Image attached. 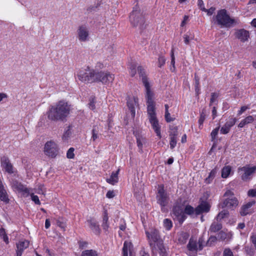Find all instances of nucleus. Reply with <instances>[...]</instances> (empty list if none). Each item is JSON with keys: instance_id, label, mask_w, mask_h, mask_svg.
I'll list each match as a JSON object with an SVG mask.
<instances>
[{"instance_id": "1", "label": "nucleus", "mask_w": 256, "mask_h": 256, "mask_svg": "<svg viewBox=\"0 0 256 256\" xmlns=\"http://www.w3.org/2000/svg\"><path fill=\"white\" fill-rule=\"evenodd\" d=\"M146 90V98L147 102V111L150 123L157 136H160V127L156 117L155 104L152 100L153 93L150 90V86L148 81H144Z\"/></svg>"}, {"instance_id": "2", "label": "nucleus", "mask_w": 256, "mask_h": 256, "mask_svg": "<svg viewBox=\"0 0 256 256\" xmlns=\"http://www.w3.org/2000/svg\"><path fill=\"white\" fill-rule=\"evenodd\" d=\"M70 110V106L64 100H60L50 108L47 112L48 118L52 121H64Z\"/></svg>"}, {"instance_id": "3", "label": "nucleus", "mask_w": 256, "mask_h": 256, "mask_svg": "<svg viewBox=\"0 0 256 256\" xmlns=\"http://www.w3.org/2000/svg\"><path fill=\"white\" fill-rule=\"evenodd\" d=\"M79 80H114V75L108 72H96L88 66L82 68L77 72Z\"/></svg>"}, {"instance_id": "4", "label": "nucleus", "mask_w": 256, "mask_h": 256, "mask_svg": "<svg viewBox=\"0 0 256 256\" xmlns=\"http://www.w3.org/2000/svg\"><path fill=\"white\" fill-rule=\"evenodd\" d=\"M213 19L214 23L220 26L221 28H231L238 23L235 19L230 17L224 9L219 10L216 15L213 17Z\"/></svg>"}, {"instance_id": "5", "label": "nucleus", "mask_w": 256, "mask_h": 256, "mask_svg": "<svg viewBox=\"0 0 256 256\" xmlns=\"http://www.w3.org/2000/svg\"><path fill=\"white\" fill-rule=\"evenodd\" d=\"M224 198L223 201L219 204L221 208L233 210L238 206V200L232 190H228L224 194Z\"/></svg>"}, {"instance_id": "6", "label": "nucleus", "mask_w": 256, "mask_h": 256, "mask_svg": "<svg viewBox=\"0 0 256 256\" xmlns=\"http://www.w3.org/2000/svg\"><path fill=\"white\" fill-rule=\"evenodd\" d=\"M130 20L134 27L138 26L140 30H142L145 28L144 18L137 4L134 7L133 10L130 14Z\"/></svg>"}, {"instance_id": "7", "label": "nucleus", "mask_w": 256, "mask_h": 256, "mask_svg": "<svg viewBox=\"0 0 256 256\" xmlns=\"http://www.w3.org/2000/svg\"><path fill=\"white\" fill-rule=\"evenodd\" d=\"M256 172V166H250V164H246L238 168V172L240 176L241 180L245 182L250 181Z\"/></svg>"}, {"instance_id": "8", "label": "nucleus", "mask_w": 256, "mask_h": 256, "mask_svg": "<svg viewBox=\"0 0 256 256\" xmlns=\"http://www.w3.org/2000/svg\"><path fill=\"white\" fill-rule=\"evenodd\" d=\"M156 198L158 204L162 207V210L164 212V206L168 205L169 202V196L164 189L163 184L158 186Z\"/></svg>"}, {"instance_id": "9", "label": "nucleus", "mask_w": 256, "mask_h": 256, "mask_svg": "<svg viewBox=\"0 0 256 256\" xmlns=\"http://www.w3.org/2000/svg\"><path fill=\"white\" fill-rule=\"evenodd\" d=\"M147 237L149 240L150 245L152 248L153 254L154 252V250H156V245L159 242H162V241L160 239V236L158 231L157 230H152L150 232H146Z\"/></svg>"}, {"instance_id": "10", "label": "nucleus", "mask_w": 256, "mask_h": 256, "mask_svg": "<svg viewBox=\"0 0 256 256\" xmlns=\"http://www.w3.org/2000/svg\"><path fill=\"white\" fill-rule=\"evenodd\" d=\"M44 152L48 157L56 158L58 153L57 144L52 140L47 142L44 145Z\"/></svg>"}, {"instance_id": "11", "label": "nucleus", "mask_w": 256, "mask_h": 256, "mask_svg": "<svg viewBox=\"0 0 256 256\" xmlns=\"http://www.w3.org/2000/svg\"><path fill=\"white\" fill-rule=\"evenodd\" d=\"M78 40L80 42H85L88 40L89 31L88 28L84 26H79L78 30Z\"/></svg>"}, {"instance_id": "12", "label": "nucleus", "mask_w": 256, "mask_h": 256, "mask_svg": "<svg viewBox=\"0 0 256 256\" xmlns=\"http://www.w3.org/2000/svg\"><path fill=\"white\" fill-rule=\"evenodd\" d=\"M138 105V98L134 96H128L127 98V106L130 111L132 118L135 116V107Z\"/></svg>"}, {"instance_id": "13", "label": "nucleus", "mask_w": 256, "mask_h": 256, "mask_svg": "<svg viewBox=\"0 0 256 256\" xmlns=\"http://www.w3.org/2000/svg\"><path fill=\"white\" fill-rule=\"evenodd\" d=\"M210 206L208 202L202 201L195 208V214L197 216L204 212H208L210 210Z\"/></svg>"}, {"instance_id": "14", "label": "nucleus", "mask_w": 256, "mask_h": 256, "mask_svg": "<svg viewBox=\"0 0 256 256\" xmlns=\"http://www.w3.org/2000/svg\"><path fill=\"white\" fill-rule=\"evenodd\" d=\"M236 118H230L224 126L220 129V132L226 134L229 132L230 128L235 124L236 122Z\"/></svg>"}, {"instance_id": "15", "label": "nucleus", "mask_w": 256, "mask_h": 256, "mask_svg": "<svg viewBox=\"0 0 256 256\" xmlns=\"http://www.w3.org/2000/svg\"><path fill=\"white\" fill-rule=\"evenodd\" d=\"M29 246V242L26 240L20 241L16 244V256H22L24 250Z\"/></svg>"}, {"instance_id": "16", "label": "nucleus", "mask_w": 256, "mask_h": 256, "mask_svg": "<svg viewBox=\"0 0 256 256\" xmlns=\"http://www.w3.org/2000/svg\"><path fill=\"white\" fill-rule=\"evenodd\" d=\"M255 204V201L249 202L245 204H244L240 210V213L242 216H245L247 214H251L252 212L250 208Z\"/></svg>"}, {"instance_id": "17", "label": "nucleus", "mask_w": 256, "mask_h": 256, "mask_svg": "<svg viewBox=\"0 0 256 256\" xmlns=\"http://www.w3.org/2000/svg\"><path fill=\"white\" fill-rule=\"evenodd\" d=\"M2 166L4 168L5 170L8 174H12L13 166L10 162L8 158L6 156H3L1 158Z\"/></svg>"}, {"instance_id": "18", "label": "nucleus", "mask_w": 256, "mask_h": 256, "mask_svg": "<svg viewBox=\"0 0 256 256\" xmlns=\"http://www.w3.org/2000/svg\"><path fill=\"white\" fill-rule=\"evenodd\" d=\"M187 248L189 250L188 255H194L197 254L198 247H197V243L196 240L190 238V240L189 242L187 245Z\"/></svg>"}, {"instance_id": "19", "label": "nucleus", "mask_w": 256, "mask_h": 256, "mask_svg": "<svg viewBox=\"0 0 256 256\" xmlns=\"http://www.w3.org/2000/svg\"><path fill=\"white\" fill-rule=\"evenodd\" d=\"M89 227L96 234H100V228L98 222L94 218H90L87 220Z\"/></svg>"}, {"instance_id": "20", "label": "nucleus", "mask_w": 256, "mask_h": 256, "mask_svg": "<svg viewBox=\"0 0 256 256\" xmlns=\"http://www.w3.org/2000/svg\"><path fill=\"white\" fill-rule=\"evenodd\" d=\"M236 38L242 42H244L248 40L249 38V32L244 29H240L236 32Z\"/></svg>"}, {"instance_id": "21", "label": "nucleus", "mask_w": 256, "mask_h": 256, "mask_svg": "<svg viewBox=\"0 0 256 256\" xmlns=\"http://www.w3.org/2000/svg\"><path fill=\"white\" fill-rule=\"evenodd\" d=\"M16 190L22 194L24 196L27 197L30 194V189L27 188L25 186L21 183L16 182L15 184Z\"/></svg>"}, {"instance_id": "22", "label": "nucleus", "mask_w": 256, "mask_h": 256, "mask_svg": "<svg viewBox=\"0 0 256 256\" xmlns=\"http://www.w3.org/2000/svg\"><path fill=\"white\" fill-rule=\"evenodd\" d=\"M222 228V224L220 222V221L218 220L215 219V220L212 222V224L210 226L209 231L210 232L214 233L218 232Z\"/></svg>"}, {"instance_id": "23", "label": "nucleus", "mask_w": 256, "mask_h": 256, "mask_svg": "<svg viewBox=\"0 0 256 256\" xmlns=\"http://www.w3.org/2000/svg\"><path fill=\"white\" fill-rule=\"evenodd\" d=\"M136 138L137 146L138 148L139 152H142L143 145L146 143V140L145 138L139 135L136 136Z\"/></svg>"}, {"instance_id": "24", "label": "nucleus", "mask_w": 256, "mask_h": 256, "mask_svg": "<svg viewBox=\"0 0 256 256\" xmlns=\"http://www.w3.org/2000/svg\"><path fill=\"white\" fill-rule=\"evenodd\" d=\"M120 170H118L116 172H112L109 178L106 179V182L112 184H114L118 182V174Z\"/></svg>"}, {"instance_id": "25", "label": "nucleus", "mask_w": 256, "mask_h": 256, "mask_svg": "<svg viewBox=\"0 0 256 256\" xmlns=\"http://www.w3.org/2000/svg\"><path fill=\"white\" fill-rule=\"evenodd\" d=\"M138 71L140 78H142V80H147V72L144 68L142 66H138Z\"/></svg>"}, {"instance_id": "26", "label": "nucleus", "mask_w": 256, "mask_h": 256, "mask_svg": "<svg viewBox=\"0 0 256 256\" xmlns=\"http://www.w3.org/2000/svg\"><path fill=\"white\" fill-rule=\"evenodd\" d=\"M158 248V250L160 256H168V253L166 248L163 245L162 242H159L156 245V247Z\"/></svg>"}, {"instance_id": "27", "label": "nucleus", "mask_w": 256, "mask_h": 256, "mask_svg": "<svg viewBox=\"0 0 256 256\" xmlns=\"http://www.w3.org/2000/svg\"><path fill=\"white\" fill-rule=\"evenodd\" d=\"M108 214L106 210H105L104 212V215L103 216L102 223V228L105 231H108L109 228V224L108 223Z\"/></svg>"}, {"instance_id": "28", "label": "nucleus", "mask_w": 256, "mask_h": 256, "mask_svg": "<svg viewBox=\"0 0 256 256\" xmlns=\"http://www.w3.org/2000/svg\"><path fill=\"white\" fill-rule=\"evenodd\" d=\"M132 247V244L130 242H125L122 248L123 256H128V250L131 254L130 248Z\"/></svg>"}, {"instance_id": "29", "label": "nucleus", "mask_w": 256, "mask_h": 256, "mask_svg": "<svg viewBox=\"0 0 256 256\" xmlns=\"http://www.w3.org/2000/svg\"><path fill=\"white\" fill-rule=\"evenodd\" d=\"M82 256H98V254L95 250H88L82 252Z\"/></svg>"}, {"instance_id": "30", "label": "nucleus", "mask_w": 256, "mask_h": 256, "mask_svg": "<svg viewBox=\"0 0 256 256\" xmlns=\"http://www.w3.org/2000/svg\"><path fill=\"white\" fill-rule=\"evenodd\" d=\"M231 167L229 166H224L222 170V176L223 178H227L230 172H231Z\"/></svg>"}, {"instance_id": "31", "label": "nucleus", "mask_w": 256, "mask_h": 256, "mask_svg": "<svg viewBox=\"0 0 256 256\" xmlns=\"http://www.w3.org/2000/svg\"><path fill=\"white\" fill-rule=\"evenodd\" d=\"M194 35L190 32H188L183 36L184 42L186 44H189L190 40H194Z\"/></svg>"}, {"instance_id": "32", "label": "nucleus", "mask_w": 256, "mask_h": 256, "mask_svg": "<svg viewBox=\"0 0 256 256\" xmlns=\"http://www.w3.org/2000/svg\"><path fill=\"white\" fill-rule=\"evenodd\" d=\"M229 215V212L227 210H223L220 212L218 213V216H216V219L220 221L222 219L228 218Z\"/></svg>"}, {"instance_id": "33", "label": "nucleus", "mask_w": 256, "mask_h": 256, "mask_svg": "<svg viewBox=\"0 0 256 256\" xmlns=\"http://www.w3.org/2000/svg\"><path fill=\"white\" fill-rule=\"evenodd\" d=\"M92 140L93 141H95L97 138H98V128L96 126H94L92 131Z\"/></svg>"}, {"instance_id": "34", "label": "nucleus", "mask_w": 256, "mask_h": 256, "mask_svg": "<svg viewBox=\"0 0 256 256\" xmlns=\"http://www.w3.org/2000/svg\"><path fill=\"white\" fill-rule=\"evenodd\" d=\"M72 126H69L67 128V130L64 132V134L62 136V140L64 141H67L70 138V136L72 134L71 129Z\"/></svg>"}, {"instance_id": "35", "label": "nucleus", "mask_w": 256, "mask_h": 256, "mask_svg": "<svg viewBox=\"0 0 256 256\" xmlns=\"http://www.w3.org/2000/svg\"><path fill=\"white\" fill-rule=\"evenodd\" d=\"M56 224L64 230L66 228V220L63 218H60L56 220Z\"/></svg>"}, {"instance_id": "36", "label": "nucleus", "mask_w": 256, "mask_h": 256, "mask_svg": "<svg viewBox=\"0 0 256 256\" xmlns=\"http://www.w3.org/2000/svg\"><path fill=\"white\" fill-rule=\"evenodd\" d=\"M164 226L166 230H170L172 226V223L170 220L166 218L164 220Z\"/></svg>"}, {"instance_id": "37", "label": "nucleus", "mask_w": 256, "mask_h": 256, "mask_svg": "<svg viewBox=\"0 0 256 256\" xmlns=\"http://www.w3.org/2000/svg\"><path fill=\"white\" fill-rule=\"evenodd\" d=\"M96 98L94 96H91L89 99V103L88 104V108L92 110H94L96 108Z\"/></svg>"}, {"instance_id": "38", "label": "nucleus", "mask_w": 256, "mask_h": 256, "mask_svg": "<svg viewBox=\"0 0 256 256\" xmlns=\"http://www.w3.org/2000/svg\"><path fill=\"white\" fill-rule=\"evenodd\" d=\"M188 237L189 235L188 233H182L178 238V241L182 244H185L186 242V240L188 239Z\"/></svg>"}, {"instance_id": "39", "label": "nucleus", "mask_w": 256, "mask_h": 256, "mask_svg": "<svg viewBox=\"0 0 256 256\" xmlns=\"http://www.w3.org/2000/svg\"><path fill=\"white\" fill-rule=\"evenodd\" d=\"M206 118V110H202L200 113V118L198 120L199 128L202 126L203 122Z\"/></svg>"}, {"instance_id": "40", "label": "nucleus", "mask_w": 256, "mask_h": 256, "mask_svg": "<svg viewBox=\"0 0 256 256\" xmlns=\"http://www.w3.org/2000/svg\"><path fill=\"white\" fill-rule=\"evenodd\" d=\"M184 213L188 215H192L194 213L195 214V209L192 206L187 205L184 208Z\"/></svg>"}, {"instance_id": "41", "label": "nucleus", "mask_w": 256, "mask_h": 256, "mask_svg": "<svg viewBox=\"0 0 256 256\" xmlns=\"http://www.w3.org/2000/svg\"><path fill=\"white\" fill-rule=\"evenodd\" d=\"M180 206H174L173 208L174 214L177 218L183 212Z\"/></svg>"}, {"instance_id": "42", "label": "nucleus", "mask_w": 256, "mask_h": 256, "mask_svg": "<svg viewBox=\"0 0 256 256\" xmlns=\"http://www.w3.org/2000/svg\"><path fill=\"white\" fill-rule=\"evenodd\" d=\"M220 128V126H218L217 128H214V130H212V132L210 134V136L212 138V141L216 139V136L218 134V132L219 131Z\"/></svg>"}, {"instance_id": "43", "label": "nucleus", "mask_w": 256, "mask_h": 256, "mask_svg": "<svg viewBox=\"0 0 256 256\" xmlns=\"http://www.w3.org/2000/svg\"><path fill=\"white\" fill-rule=\"evenodd\" d=\"M30 194L31 196L32 200L33 202H34L36 204H38V205L40 204V202L39 200V198L37 196L34 195L33 192H30Z\"/></svg>"}, {"instance_id": "44", "label": "nucleus", "mask_w": 256, "mask_h": 256, "mask_svg": "<svg viewBox=\"0 0 256 256\" xmlns=\"http://www.w3.org/2000/svg\"><path fill=\"white\" fill-rule=\"evenodd\" d=\"M218 97V94L216 92H212L211 94V98L210 100V106H211L212 103L216 102L217 98Z\"/></svg>"}, {"instance_id": "45", "label": "nucleus", "mask_w": 256, "mask_h": 256, "mask_svg": "<svg viewBox=\"0 0 256 256\" xmlns=\"http://www.w3.org/2000/svg\"><path fill=\"white\" fill-rule=\"evenodd\" d=\"M175 58L174 56L173 50L171 51V65L172 67H170V69L172 72L175 70Z\"/></svg>"}, {"instance_id": "46", "label": "nucleus", "mask_w": 256, "mask_h": 256, "mask_svg": "<svg viewBox=\"0 0 256 256\" xmlns=\"http://www.w3.org/2000/svg\"><path fill=\"white\" fill-rule=\"evenodd\" d=\"M166 59L163 56H160L158 58V66L160 68H162L163 66L166 63Z\"/></svg>"}, {"instance_id": "47", "label": "nucleus", "mask_w": 256, "mask_h": 256, "mask_svg": "<svg viewBox=\"0 0 256 256\" xmlns=\"http://www.w3.org/2000/svg\"><path fill=\"white\" fill-rule=\"evenodd\" d=\"M74 149L73 148H70L68 149L66 153V156L68 158H73L74 156Z\"/></svg>"}, {"instance_id": "48", "label": "nucleus", "mask_w": 256, "mask_h": 256, "mask_svg": "<svg viewBox=\"0 0 256 256\" xmlns=\"http://www.w3.org/2000/svg\"><path fill=\"white\" fill-rule=\"evenodd\" d=\"M178 135V132L176 127H174L173 128H172L170 133V138L174 137V138H176Z\"/></svg>"}, {"instance_id": "49", "label": "nucleus", "mask_w": 256, "mask_h": 256, "mask_svg": "<svg viewBox=\"0 0 256 256\" xmlns=\"http://www.w3.org/2000/svg\"><path fill=\"white\" fill-rule=\"evenodd\" d=\"M226 238V234L224 232L221 231L219 232L218 236V238L219 240H224Z\"/></svg>"}, {"instance_id": "50", "label": "nucleus", "mask_w": 256, "mask_h": 256, "mask_svg": "<svg viewBox=\"0 0 256 256\" xmlns=\"http://www.w3.org/2000/svg\"><path fill=\"white\" fill-rule=\"evenodd\" d=\"M164 117H165L166 120L168 122H171L174 120V118H172L170 116V114L169 112H165Z\"/></svg>"}, {"instance_id": "51", "label": "nucleus", "mask_w": 256, "mask_h": 256, "mask_svg": "<svg viewBox=\"0 0 256 256\" xmlns=\"http://www.w3.org/2000/svg\"><path fill=\"white\" fill-rule=\"evenodd\" d=\"M223 256H234V254L231 250L228 248L224 250Z\"/></svg>"}, {"instance_id": "52", "label": "nucleus", "mask_w": 256, "mask_h": 256, "mask_svg": "<svg viewBox=\"0 0 256 256\" xmlns=\"http://www.w3.org/2000/svg\"><path fill=\"white\" fill-rule=\"evenodd\" d=\"M170 147L172 149H173L176 144V138L174 137L170 138Z\"/></svg>"}, {"instance_id": "53", "label": "nucleus", "mask_w": 256, "mask_h": 256, "mask_svg": "<svg viewBox=\"0 0 256 256\" xmlns=\"http://www.w3.org/2000/svg\"><path fill=\"white\" fill-rule=\"evenodd\" d=\"M218 238L215 236H211L210 237L207 244L211 246L212 242H214L216 241Z\"/></svg>"}, {"instance_id": "54", "label": "nucleus", "mask_w": 256, "mask_h": 256, "mask_svg": "<svg viewBox=\"0 0 256 256\" xmlns=\"http://www.w3.org/2000/svg\"><path fill=\"white\" fill-rule=\"evenodd\" d=\"M198 5L199 7V8L202 10V11H204L206 10V8H205L204 6V3L202 0H198Z\"/></svg>"}, {"instance_id": "55", "label": "nucleus", "mask_w": 256, "mask_h": 256, "mask_svg": "<svg viewBox=\"0 0 256 256\" xmlns=\"http://www.w3.org/2000/svg\"><path fill=\"white\" fill-rule=\"evenodd\" d=\"M180 223L182 224L186 218V216L185 215L184 212H182L180 216L177 217Z\"/></svg>"}, {"instance_id": "56", "label": "nucleus", "mask_w": 256, "mask_h": 256, "mask_svg": "<svg viewBox=\"0 0 256 256\" xmlns=\"http://www.w3.org/2000/svg\"><path fill=\"white\" fill-rule=\"evenodd\" d=\"M216 8L214 7H211L209 9H206L204 12H206L208 16H212Z\"/></svg>"}, {"instance_id": "57", "label": "nucleus", "mask_w": 256, "mask_h": 256, "mask_svg": "<svg viewBox=\"0 0 256 256\" xmlns=\"http://www.w3.org/2000/svg\"><path fill=\"white\" fill-rule=\"evenodd\" d=\"M248 195L251 197H256V189H250L248 192Z\"/></svg>"}, {"instance_id": "58", "label": "nucleus", "mask_w": 256, "mask_h": 256, "mask_svg": "<svg viewBox=\"0 0 256 256\" xmlns=\"http://www.w3.org/2000/svg\"><path fill=\"white\" fill-rule=\"evenodd\" d=\"M130 68V74L132 76H134L136 74V66H132Z\"/></svg>"}, {"instance_id": "59", "label": "nucleus", "mask_w": 256, "mask_h": 256, "mask_svg": "<svg viewBox=\"0 0 256 256\" xmlns=\"http://www.w3.org/2000/svg\"><path fill=\"white\" fill-rule=\"evenodd\" d=\"M106 196L108 198H113L114 196V192L113 190H108L106 193Z\"/></svg>"}, {"instance_id": "60", "label": "nucleus", "mask_w": 256, "mask_h": 256, "mask_svg": "<svg viewBox=\"0 0 256 256\" xmlns=\"http://www.w3.org/2000/svg\"><path fill=\"white\" fill-rule=\"evenodd\" d=\"M195 90L197 94V95H198V94L200 93V88H199V82L198 81H196L195 82Z\"/></svg>"}, {"instance_id": "61", "label": "nucleus", "mask_w": 256, "mask_h": 256, "mask_svg": "<svg viewBox=\"0 0 256 256\" xmlns=\"http://www.w3.org/2000/svg\"><path fill=\"white\" fill-rule=\"evenodd\" d=\"M244 120H245L246 123L248 124L252 122L254 120V118L252 116H247L246 118H244Z\"/></svg>"}, {"instance_id": "62", "label": "nucleus", "mask_w": 256, "mask_h": 256, "mask_svg": "<svg viewBox=\"0 0 256 256\" xmlns=\"http://www.w3.org/2000/svg\"><path fill=\"white\" fill-rule=\"evenodd\" d=\"M248 106H242L240 110L238 112V115L242 114L244 111H246L248 108Z\"/></svg>"}, {"instance_id": "63", "label": "nucleus", "mask_w": 256, "mask_h": 256, "mask_svg": "<svg viewBox=\"0 0 256 256\" xmlns=\"http://www.w3.org/2000/svg\"><path fill=\"white\" fill-rule=\"evenodd\" d=\"M216 173V169H213L209 174V176L210 178H214Z\"/></svg>"}, {"instance_id": "64", "label": "nucleus", "mask_w": 256, "mask_h": 256, "mask_svg": "<svg viewBox=\"0 0 256 256\" xmlns=\"http://www.w3.org/2000/svg\"><path fill=\"white\" fill-rule=\"evenodd\" d=\"M88 244L87 242H79V246L80 248H83L84 247L86 246Z\"/></svg>"}]
</instances>
